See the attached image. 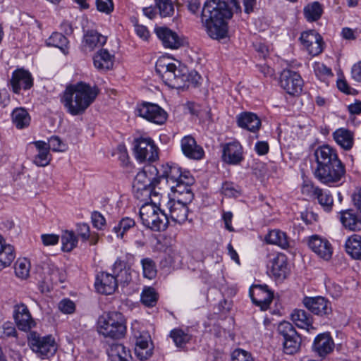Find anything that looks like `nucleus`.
Segmentation results:
<instances>
[{
	"label": "nucleus",
	"mask_w": 361,
	"mask_h": 361,
	"mask_svg": "<svg viewBox=\"0 0 361 361\" xmlns=\"http://www.w3.org/2000/svg\"><path fill=\"white\" fill-rule=\"evenodd\" d=\"M314 157L317 163L314 174L320 182L331 185L344 178L345 166L338 159L336 149L327 145L318 147L314 150Z\"/></svg>",
	"instance_id": "1"
},
{
	"label": "nucleus",
	"mask_w": 361,
	"mask_h": 361,
	"mask_svg": "<svg viewBox=\"0 0 361 361\" xmlns=\"http://www.w3.org/2000/svg\"><path fill=\"white\" fill-rule=\"evenodd\" d=\"M232 16L231 11L221 0H207L203 6L201 19L207 35L219 41L228 38L226 20Z\"/></svg>",
	"instance_id": "2"
},
{
	"label": "nucleus",
	"mask_w": 361,
	"mask_h": 361,
	"mask_svg": "<svg viewBox=\"0 0 361 361\" xmlns=\"http://www.w3.org/2000/svg\"><path fill=\"white\" fill-rule=\"evenodd\" d=\"M157 174V169L152 165L145 166L137 173L133 183V192L137 200L146 202L148 200L155 203L161 202L163 193L158 186L160 177Z\"/></svg>",
	"instance_id": "3"
},
{
	"label": "nucleus",
	"mask_w": 361,
	"mask_h": 361,
	"mask_svg": "<svg viewBox=\"0 0 361 361\" xmlns=\"http://www.w3.org/2000/svg\"><path fill=\"white\" fill-rule=\"evenodd\" d=\"M97 94V87H91L84 82H79L66 88L63 102L71 114L79 115L93 102Z\"/></svg>",
	"instance_id": "4"
},
{
	"label": "nucleus",
	"mask_w": 361,
	"mask_h": 361,
	"mask_svg": "<svg viewBox=\"0 0 361 361\" xmlns=\"http://www.w3.org/2000/svg\"><path fill=\"white\" fill-rule=\"evenodd\" d=\"M97 331L106 338H121L126 333V319L118 312L104 313L98 318Z\"/></svg>",
	"instance_id": "5"
},
{
	"label": "nucleus",
	"mask_w": 361,
	"mask_h": 361,
	"mask_svg": "<svg viewBox=\"0 0 361 361\" xmlns=\"http://www.w3.org/2000/svg\"><path fill=\"white\" fill-rule=\"evenodd\" d=\"M145 203L140 209V216L144 226L155 231H164L169 224L167 216L159 209L155 203Z\"/></svg>",
	"instance_id": "6"
},
{
	"label": "nucleus",
	"mask_w": 361,
	"mask_h": 361,
	"mask_svg": "<svg viewBox=\"0 0 361 361\" xmlns=\"http://www.w3.org/2000/svg\"><path fill=\"white\" fill-rule=\"evenodd\" d=\"M28 344L32 350L41 358L49 357L56 351V344L51 336H41L36 332H30L28 336Z\"/></svg>",
	"instance_id": "7"
},
{
	"label": "nucleus",
	"mask_w": 361,
	"mask_h": 361,
	"mask_svg": "<svg viewBox=\"0 0 361 361\" xmlns=\"http://www.w3.org/2000/svg\"><path fill=\"white\" fill-rule=\"evenodd\" d=\"M278 332L283 337V345L285 353L293 355L299 350L301 339L290 322H281L278 326Z\"/></svg>",
	"instance_id": "8"
},
{
	"label": "nucleus",
	"mask_w": 361,
	"mask_h": 361,
	"mask_svg": "<svg viewBox=\"0 0 361 361\" xmlns=\"http://www.w3.org/2000/svg\"><path fill=\"white\" fill-rule=\"evenodd\" d=\"M135 158L140 162H153L159 157L158 147L150 137H140L134 141Z\"/></svg>",
	"instance_id": "9"
},
{
	"label": "nucleus",
	"mask_w": 361,
	"mask_h": 361,
	"mask_svg": "<svg viewBox=\"0 0 361 361\" xmlns=\"http://www.w3.org/2000/svg\"><path fill=\"white\" fill-rule=\"evenodd\" d=\"M133 336L136 355L141 360H147L152 355V343L149 334L146 331L133 329Z\"/></svg>",
	"instance_id": "10"
},
{
	"label": "nucleus",
	"mask_w": 361,
	"mask_h": 361,
	"mask_svg": "<svg viewBox=\"0 0 361 361\" xmlns=\"http://www.w3.org/2000/svg\"><path fill=\"white\" fill-rule=\"evenodd\" d=\"M280 84L288 94L298 95L302 92L303 82L298 73L285 69L281 73Z\"/></svg>",
	"instance_id": "11"
},
{
	"label": "nucleus",
	"mask_w": 361,
	"mask_h": 361,
	"mask_svg": "<svg viewBox=\"0 0 361 361\" xmlns=\"http://www.w3.org/2000/svg\"><path fill=\"white\" fill-rule=\"evenodd\" d=\"M140 116L157 124H162L166 120V113L159 106L145 102L137 108Z\"/></svg>",
	"instance_id": "12"
},
{
	"label": "nucleus",
	"mask_w": 361,
	"mask_h": 361,
	"mask_svg": "<svg viewBox=\"0 0 361 361\" xmlns=\"http://www.w3.org/2000/svg\"><path fill=\"white\" fill-rule=\"evenodd\" d=\"M13 319L18 328L23 331H28L36 325L28 307L24 303L14 305Z\"/></svg>",
	"instance_id": "13"
},
{
	"label": "nucleus",
	"mask_w": 361,
	"mask_h": 361,
	"mask_svg": "<svg viewBox=\"0 0 361 361\" xmlns=\"http://www.w3.org/2000/svg\"><path fill=\"white\" fill-rule=\"evenodd\" d=\"M302 304L310 312L318 316H328L332 312L331 302L324 297H305Z\"/></svg>",
	"instance_id": "14"
},
{
	"label": "nucleus",
	"mask_w": 361,
	"mask_h": 361,
	"mask_svg": "<svg viewBox=\"0 0 361 361\" xmlns=\"http://www.w3.org/2000/svg\"><path fill=\"white\" fill-rule=\"evenodd\" d=\"M250 296L262 310H266L269 307L274 295L267 285H254L250 289Z\"/></svg>",
	"instance_id": "15"
},
{
	"label": "nucleus",
	"mask_w": 361,
	"mask_h": 361,
	"mask_svg": "<svg viewBox=\"0 0 361 361\" xmlns=\"http://www.w3.org/2000/svg\"><path fill=\"white\" fill-rule=\"evenodd\" d=\"M301 43L312 56H317L323 50L322 38L314 30L304 32L300 37Z\"/></svg>",
	"instance_id": "16"
},
{
	"label": "nucleus",
	"mask_w": 361,
	"mask_h": 361,
	"mask_svg": "<svg viewBox=\"0 0 361 361\" xmlns=\"http://www.w3.org/2000/svg\"><path fill=\"white\" fill-rule=\"evenodd\" d=\"M155 32L166 48L176 49L183 45V39L176 32L167 27H157Z\"/></svg>",
	"instance_id": "17"
},
{
	"label": "nucleus",
	"mask_w": 361,
	"mask_h": 361,
	"mask_svg": "<svg viewBox=\"0 0 361 361\" xmlns=\"http://www.w3.org/2000/svg\"><path fill=\"white\" fill-rule=\"evenodd\" d=\"M334 342L329 333H322L316 336L312 350L320 357H325L334 349Z\"/></svg>",
	"instance_id": "18"
},
{
	"label": "nucleus",
	"mask_w": 361,
	"mask_h": 361,
	"mask_svg": "<svg viewBox=\"0 0 361 361\" xmlns=\"http://www.w3.org/2000/svg\"><path fill=\"white\" fill-rule=\"evenodd\" d=\"M156 71L169 87L179 89V84L176 82V78L174 77L176 71V65L174 63H166L164 61L159 60L156 64Z\"/></svg>",
	"instance_id": "19"
},
{
	"label": "nucleus",
	"mask_w": 361,
	"mask_h": 361,
	"mask_svg": "<svg viewBox=\"0 0 361 361\" xmlns=\"http://www.w3.org/2000/svg\"><path fill=\"white\" fill-rule=\"evenodd\" d=\"M222 159L229 164H239L243 159L241 145L237 141L224 145Z\"/></svg>",
	"instance_id": "20"
},
{
	"label": "nucleus",
	"mask_w": 361,
	"mask_h": 361,
	"mask_svg": "<svg viewBox=\"0 0 361 361\" xmlns=\"http://www.w3.org/2000/svg\"><path fill=\"white\" fill-rule=\"evenodd\" d=\"M13 91L18 94L21 89L28 90L33 85L31 74L24 70L18 69L13 73L11 80Z\"/></svg>",
	"instance_id": "21"
},
{
	"label": "nucleus",
	"mask_w": 361,
	"mask_h": 361,
	"mask_svg": "<svg viewBox=\"0 0 361 361\" xmlns=\"http://www.w3.org/2000/svg\"><path fill=\"white\" fill-rule=\"evenodd\" d=\"M310 248L321 258L329 260L332 256V247L330 243L318 235H313L309 240Z\"/></svg>",
	"instance_id": "22"
},
{
	"label": "nucleus",
	"mask_w": 361,
	"mask_h": 361,
	"mask_svg": "<svg viewBox=\"0 0 361 361\" xmlns=\"http://www.w3.org/2000/svg\"><path fill=\"white\" fill-rule=\"evenodd\" d=\"M117 287V281L113 274L102 272L97 278L95 288L100 293L110 295L114 293Z\"/></svg>",
	"instance_id": "23"
},
{
	"label": "nucleus",
	"mask_w": 361,
	"mask_h": 361,
	"mask_svg": "<svg viewBox=\"0 0 361 361\" xmlns=\"http://www.w3.org/2000/svg\"><path fill=\"white\" fill-rule=\"evenodd\" d=\"M32 144L35 145L37 150V154L33 158V163L39 167L48 166L52 159L49 151L50 146L42 140L32 142Z\"/></svg>",
	"instance_id": "24"
},
{
	"label": "nucleus",
	"mask_w": 361,
	"mask_h": 361,
	"mask_svg": "<svg viewBox=\"0 0 361 361\" xmlns=\"http://www.w3.org/2000/svg\"><path fill=\"white\" fill-rule=\"evenodd\" d=\"M168 208L170 217L174 222L182 224L188 219L189 210L186 204L179 200H171L168 202Z\"/></svg>",
	"instance_id": "25"
},
{
	"label": "nucleus",
	"mask_w": 361,
	"mask_h": 361,
	"mask_svg": "<svg viewBox=\"0 0 361 361\" xmlns=\"http://www.w3.org/2000/svg\"><path fill=\"white\" fill-rule=\"evenodd\" d=\"M180 146L183 153L190 159H200L204 155L202 148L197 145L192 136H185L181 140Z\"/></svg>",
	"instance_id": "26"
},
{
	"label": "nucleus",
	"mask_w": 361,
	"mask_h": 361,
	"mask_svg": "<svg viewBox=\"0 0 361 361\" xmlns=\"http://www.w3.org/2000/svg\"><path fill=\"white\" fill-rule=\"evenodd\" d=\"M269 268L271 274L275 279H284L288 274L286 257L283 254L277 255L271 260Z\"/></svg>",
	"instance_id": "27"
},
{
	"label": "nucleus",
	"mask_w": 361,
	"mask_h": 361,
	"mask_svg": "<svg viewBox=\"0 0 361 361\" xmlns=\"http://www.w3.org/2000/svg\"><path fill=\"white\" fill-rule=\"evenodd\" d=\"M237 123L239 127L250 132L255 133L261 127L259 118L253 113L243 112L237 116Z\"/></svg>",
	"instance_id": "28"
},
{
	"label": "nucleus",
	"mask_w": 361,
	"mask_h": 361,
	"mask_svg": "<svg viewBox=\"0 0 361 361\" xmlns=\"http://www.w3.org/2000/svg\"><path fill=\"white\" fill-rule=\"evenodd\" d=\"M188 175L183 173L180 167L177 165H169L168 164L161 166V175L159 176L166 179L167 184L169 187L175 185L183 177Z\"/></svg>",
	"instance_id": "29"
},
{
	"label": "nucleus",
	"mask_w": 361,
	"mask_h": 361,
	"mask_svg": "<svg viewBox=\"0 0 361 361\" xmlns=\"http://www.w3.org/2000/svg\"><path fill=\"white\" fill-rule=\"evenodd\" d=\"M66 279V276L62 270L55 267H48L44 272V277L42 283L46 286H42V291L44 290H49L50 285L58 284L63 283Z\"/></svg>",
	"instance_id": "30"
},
{
	"label": "nucleus",
	"mask_w": 361,
	"mask_h": 361,
	"mask_svg": "<svg viewBox=\"0 0 361 361\" xmlns=\"http://www.w3.org/2000/svg\"><path fill=\"white\" fill-rule=\"evenodd\" d=\"M291 320L298 328L305 329L307 331L315 330V328L312 326V316L304 310H294L291 314Z\"/></svg>",
	"instance_id": "31"
},
{
	"label": "nucleus",
	"mask_w": 361,
	"mask_h": 361,
	"mask_svg": "<svg viewBox=\"0 0 361 361\" xmlns=\"http://www.w3.org/2000/svg\"><path fill=\"white\" fill-rule=\"evenodd\" d=\"M112 271L118 284H128L131 281V269L126 262L117 259L113 265Z\"/></svg>",
	"instance_id": "32"
},
{
	"label": "nucleus",
	"mask_w": 361,
	"mask_h": 361,
	"mask_svg": "<svg viewBox=\"0 0 361 361\" xmlns=\"http://www.w3.org/2000/svg\"><path fill=\"white\" fill-rule=\"evenodd\" d=\"M16 258L15 249L0 235V269L9 267Z\"/></svg>",
	"instance_id": "33"
},
{
	"label": "nucleus",
	"mask_w": 361,
	"mask_h": 361,
	"mask_svg": "<svg viewBox=\"0 0 361 361\" xmlns=\"http://www.w3.org/2000/svg\"><path fill=\"white\" fill-rule=\"evenodd\" d=\"M336 142L343 149L350 150L354 144V135L348 129L341 128L333 133Z\"/></svg>",
	"instance_id": "34"
},
{
	"label": "nucleus",
	"mask_w": 361,
	"mask_h": 361,
	"mask_svg": "<svg viewBox=\"0 0 361 361\" xmlns=\"http://www.w3.org/2000/svg\"><path fill=\"white\" fill-rule=\"evenodd\" d=\"M114 59V56L110 54L106 49H101L93 58L94 65L97 70L106 71L112 68Z\"/></svg>",
	"instance_id": "35"
},
{
	"label": "nucleus",
	"mask_w": 361,
	"mask_h": 361,
	"mask_svg": "<svg viewBox=\"0 0 361 361\" xmlns=\"http://www.w3.org/2000/svg\"><path fill=\"white\" fill-rule=\"evenodd\" d=\"M108 355L111 361H132L130 350L121 343L111 345Z\"/></svg>",
	"instance_id": "36"
},
{
	"label": "nucleus",
	"mask_w": 361,
	"mask_h": 361,
	"mask_svg": "<svg viewBox=\"0 0 361 361\" xmlns=\"http://www.w3.org/2000/svg\"><path fill=\"white\" fill-rule=\"evenodd\" d=\"M340 219L345 228L354 231L361 230V220L358 219L353 209L342 211Z\"/></svg>",
	"instance_id": "37"
},
{
	"label": "nucleus",
	"mask_w": 361,
	"mask_h": 361,
	"mask_svg": "<svg viewBox=\"0 0 361 361\" xmlns=\"http://www.w3.org/2000/svg\"><path fill=\"white\" fill-rule=\"evenodd\" d=\"M305 189L312 190L313 195L318 200L319 203L326 211H330L331 209L334 200L332 196L329 192L319 188H314L307 185L303 188V190Z\"/></svg>",
	"instance_id": "38"
},
{
	"label": "nucleus",
	"mask_w": 361,
	"mask_h": 361,
	"mask_svg": "<svg viewBox=\"0 0 361 361\" xmlns=\"http://www.w3.org/2000/svg\"><path fill=\"white\" fill-rule=\"evenodd\" d=\"M265 240L269 244L277 245L285 249L289 247L288 238L284 232L272 230L266 235Z\"/></svg>",
	"instance_id": "39"
},
{
	"label": "nucleus",
	"mask_w": 361,
	"mask_h": 361,
	"mask_svg": "<svg viewBox=\"0 0 361 361\" xmlns=\"http://www.w3.org/2000/svg\"><path fill=\"white\" fill-rule=\"evenodd\" d=\"M346 252L354 259H361V236L353 235L345 243Z\"/></svg>",
	"instance_id": "40"
},
{
	"label": "nucleus",
	"mask_w": 361,
	"mask_h": 361,
	"mask_svg": "<svg viewBox=\"0 0 361 361\" xmlns=\"http://www.w3.org/2000/svg\"><path fill=\"white\" fill-rule=\"evenodd\" d=\"M303 13L304 16L307 21L314 22L321 18L323 13V8L318 1H314L305 6Z\"/></svg>",
	"instance_id": "41"
},
{
	"label": "nucleus",
	"mask_w": 361,
	"mask_h": 361,
	"mask_svg": "<svg viewBox=\"0 0 361 361\" xmlns=\"http://www.w3.org/2000/svg\"><path fill=\"white\" fill-rule=\"evenodd\" d=\"M193 178L188 176L183 177V179H180L178 183H175V185L170 187L171 191L179 194L185 193L188 197V199L191 200L192 198V193L191 192L190 185L193 183Z\"/></svg>",
	"instance_id": "42"
},
{
	"label": "nucleus",
	"mask_w": 361,
	"mask_h": 361,
	"mask_svg": "<svg viewBox=\"0 0 361 361\" xmlns=\"http://www.w3.org/2000/svg\"><path fill=\"white\" fill-rule=\"evenodd\" d=\"M106 38L105 36L94 30L87 32L84 36L85 45L90 49L102 47L106 43Z\"/></svg>",
	"instance_id": "43"
},
{
	"label": "nucleus",
	"mask_w": 361,
	"mask_h": 361,
	"mask_svg": "<svg viewBox=\"0 0 361 361\" xmlns=\"http://www.w3.org/2000/svg\"><path fill=\"white\" fill-rule=\"evenodd\" d=\"M12 120L16 126L21 129L29 126L30 117L25 109L17 108L13 111Z\"/></svg>",
	"instance_id": "44"
},
{
	"label": "nucleus",
	"mask_w": 361,
	"mask_h": 361,
	"mask_svg": "<svg viewBox=\"0 0 361 361\" xmlns=\"http://www.w3.org/2000/svg\"><path fill=\"white\" fill-rule=\"evenodd\" d=\"M155 8L161 18L171 17L174 13V4L172 0H154Z\"/></svg>",
	"instance_id": "45"
},
{
	"label": "nucleus",
	"mask_w": 361,
	"mask_h": 361,
	"mask_svg": "<svg viewBox=\"0 0 361 361\" xmlns=\"http://www.w3.org/2000/svg\"><path fill=\"white\" fill-rule=\"evenodd\" d=\"M135 222L133 219L129 217L123 218L117 226H114L113 231L116 236L123 238L125 233L130 228L135 227Z\"/></svg>",
	"instance_id": "46"
},
{
	"label": "nucleus",
	"mask_w": 361,
	"mask_h": 361,
	"mask_svg": "<svg viewBox=\"0 0 361 361\" xmlns=\"http://www.w3.org/2000/svg\"><path fill=\"white\" fill-rule=\"evenodd\" d=\"M62 250L65 252H70L73 250L78 244V238L73 231H66L61 235Z\"/></svg>",
	"instance_id": "47"
},
{
	"label": "nucleus",
	"mask_w": 361,
	"mask_h": 361,
	"mask_svg": "<svg viewBox=\"0 0 361 361\" xmlns=\"http://www.w3.org/2000/svg\"><path fill=\"white\" fill-rule=\"evenodd\" d=\"M158 300V294L153 288H145L141 293V302L146 307H154Z\"/></svg>",
	"instance_id": "48"
},
{
	"label": "nucleus",
	"mask_w": 361,
	"mask_h": 361,
	"mask_svg": "<svg viewBox=\"0 0 361 361\" xmlns=\"http://www.w3.org/2000/svg\"><path fill=\"white\" fill-rule=\"evenodd\" d=\"M68 42L67 38L59 32H54L47 40L48 46L58 47L63 52H65V49L67 48Z\"/></svg>",
	"instance_id": "49"
},
{
	"label": "nucleus",
	"mask_w": 361,
	"mask_h": 361,
	"mask_svg": "<svg viewBox=\"0 0 361 361\" xmlns=\"http://www.w3.org/2000/svg\"><path fill=\"white\" fill-rule=\"evenodd\" d=\"M30 263L24 258L18 259L15 265V273L16 276L20 279H27L30 274Z\"/></svg>",
	"instance_id": "50"
},
{
	"label": "nucleus",
	"mask_w": 361,
	"mask_h": 361,
	"mask_svg": "<svg viewBox=\"0 0 361 361\" xmlns=\"http://www.w3.org/2000/svg\"><path fill=\"white\" fill-rule=\"evenodd\" d=\"M143 276L152 279L157 275V269L154 262L150 258H144L141 260Z\"/></svg>",
	"instance_id": "51"
},
{
	"label": "nucleus",
	"mask_w": 361,
	"mask_h": 361,
	"mask_svg": "<svg viewBox=\"0 0 361 361\" xmlns=\"http://www.w3.org/2000/svg\"><path fill=\"white\" fill-rule=\"evenodd\" d=\"M170 335L176 345L178 347L188 343L190 339V336L181 329H173Z\"/></svg>",
	"instance_id": "52"
},
{
	"label": "nucleus",
	"mask_w": 361,
	"mask_h": 361,
	"mask_svg": "<svg viewBox=\"0 0 361 361\" xmlns=\"http://www.w3.org/2000/svg\"><path fill=\"white\" fill-rule=\"evenodd\" d=\"M47 143L49 145V150L53 152H63L66 150V145L63 143L58 136H51Z\"/></svg>",
	"instance_id": "53"
},
{
	"label": "nucleus",
	"mask_w": 361,
	"mask_h": 361,
	"mask_svg": "<svg viewBox=\"0 0 361 361\" xmlns=\"http://www.w3.org/2000/svg\"><path fill=\"white\" fill-rule=\"evenodd\" d=\"M174 77L176 80V82L179 84V89L183 88L185 86L188 87L189 84H187V82H189V75L186 73H183L180 69L178 68L176 66V71L174 73Z\"/></svg>",
	"instance_id": "54"
},
{
	"label": "nucleus",
	"mask_w": 361,
	"mask_h": 361,
	"mask_svg": "<svg viewBox=\"0 0 361 361\" xmlns=\"http://www.w3.org/2000/svg\"><path fill=\"white\" fill-rule=\"evenodd\" d=\"M314 71L316 75L319 78L332 75L331 70L322 63L316 62L314 64Z\"/></svg>",
	"instance_id": "55"
},
{
	"label": "nucleus",
	"mask_w": 361,
	"mask_h": 361,
	"mask_svg": "<svg viewBox=\"0 0 361 361\" xmlns=\"http://www.w3.org/2000/svg\"><path fill=\"white\" fill-rule=\"evenodd\" d=\"M59 309L65 314H72L75 310V303L69 299H63L58 305Z\"/></svg>",
	"instance_id": "56"
},
{
	"label": "nucleus",
	"mask_w": 361,
	"mask_h": 361,
	"mask_svg": "<svg viewBox=\"0 0 361 361\" xmlns=\"http://www.w3.org/2000/svg\"><path fill=\"white\" fill-rule=\"evenodd\" d=\"M232 361H253V359L248 352L236 349L232 353Z\"/></svg>",
	"instance_id": "57"
},
{
	"label": "nucleus",
	"mask_w": 361,
	"mask_h": 361,
	"mask_svg": "<svg viewBox=\"0 0 361 361\" xmlns=\"http://www.w3.org/2000/svg\"><path fill=\"white\" fill-rule=\"evenodd\" d=\"M76 232L78 235L80 237L83 241L88 240L90 237V226L87 224H78Z\"/></svg>",
	"instance_id": "58"
},
{
	"label": "nucleus",
	"mask_w": 361,
	"mask_h": 361,
	"mask_svg": "<svg viewBox=\"0 0 361 361\" xmlns=\"http://www.w3.org/2000/svg\"><path fill=\"white\" fill-rule=\"evenodd\" d=\"M97 7L101 12L110 13L114 9V4L111 0H97Z\"/></svg>",
	"instance_id": "59"
},
{
	"label": "nucleus",
	"mask_w": 361,
	"mask_h": 361,
	"mask_svg": "<svg viewBox=\"0 0 361 361\" xmlns=\"http://www.w3.org/2000/svg\"><path fill=\"white\" fill-rule=\"evenodd\" d=\"M221 192L226 197H235L239 195V192L236 190L232 183H224L221 187Z\"/></svg>",
	"instance_id": "60"
},
{
	"label": "nucleus",
	"mask_w": 361,
	"mask_h": 361,
	"mask_svg": "<svg viewBox=\"0 0 361 361\" xmlns=\"http://www.w3.org/2000/svg\"><path fill=\"white\" fill-rule=\"evenodd\" d=\"M41 238L45 246L56 245L59 240V235L55 234H43L41 235Z\"/></svg>",
	"instance_id": "61"
},
{
	"label": "nucleus",
	"mask_w": 361,
	"mask_h": 361,
	"mask_svg": "<svg viewBox=\"0 0 361 361\" xmlns=\"http://www.w3.org/2000/svg\"><path fill=\"white\" fill-rule=\"evenodd\" d=\"M92 221L93 226L98 229H102V227L105 225L104 217L99 212H94L92 213Z\"/></svg>",
	"instance_id": "62"
},
{
	"label": "nucleus",
	"mask_w": 361,
	"mask_h": 361,
	"mask_svg": "<svg viewBox=\"0 0 361 361\" xmlns=\"http://www.w3.org/2000/svg\"><path fill=\"white\" fill-rule=\"evenodd\" d=\"M269 145L267 142L259 141L255 144V151L259 155H264L269 152Z\"/></svg>",
	"instance_id": "63"
},
{
	"label": "nucleus",
	"mask_w": 361,
	"mask_h": 361,
	"mask_svg": "<svg viewBox=\"0 0 361 361\" xmlns=\"http://www.w3.org/2000/svg\"><path fill=\"white\" fill-rule=\"evenodd\" d=\"M352 78L357 82H361V61L353 65L351 69Z\"/></svg>",
	"instance_id": "64"
}]
</instances>
